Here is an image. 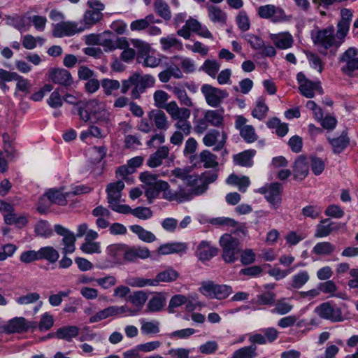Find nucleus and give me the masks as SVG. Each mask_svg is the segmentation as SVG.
Returning <instances> with one entry per match:
<instances>
[{
	"instance_id": "15",
	"label": "nucleus",
	"mask_w": 358,
	"mask_h": 358,
	"mask_svg": "<svg viewBox=\"0 0 358 358\" xmlns=\"http://www.w3.org/2000/svg\"><path fill=\"white\" fill-rule=\"evenodd\" d=\"M248 120L242 115L236 117L235 128L239 131L240 136L248 143L257 140V134L252 125H248Z\"/></svg>"
},
{
	"instance_id": "14",
	"label": "nucleus",
	"mask_w": 358,
	"mask_h": 358,
	"mask_svg": "<svg viewBox=\"0 0 358 358\" xmlns=\"http://www.w3.org/2000/svg\"><path fill=\"white\" fill-rule=\"evenodd\" d=\"M83 31V28L79 27L77 22H62L54 25L52 36L57 38L71 36L76 34Z\"/></svg>"
},
{
	"instance_id": "44",
	"label": "nucleus",
	"mask_w": 358,
	"mask_h": 358,
	"mask_svg": "<svg viewBox=\"0 0 358 358\" xmlns=\"http://www.w3.org/2000/svg\"><path fill=\"white\" fill-rule=\"evenodd\" d=\"M186 249V245L181 243H166L160 245L158 248V253L160 255H169L171 253H177Z\"/></svg>"
},
{
	"instance_id": "51",
	"label": "nucleus",
	"mask_w": 358,
	"mask_h": 358,
	"mask_svg": "<svg viewBox=\"0 0 358 358\" xmlns=\"http://www.w3.org/2000/svg\"><path fill=\"white\" fill-rule=\"evenodd\" d=\"M108 317H115L124 313H128L129 315H136L138 314V310L129 308L127 306H111L106 308Z\"/></svg>"
},
{
	"instance_id": "59",
	"label": "nucleus",
	"mask_w": 358,
	"mask_h": 358,
	"mask_svg": "<svg viewBox=\"0 0 358 358\" xmlns=\"http://www.w3.org/2000/svg\"><path fill=\"white\" fill-rule=\"evenodd\" d=\"M350 25V24H349L346 22H338L337 31L335 34V38H336V43L338 44H341L344 42V39L346 37V36L349 31Z\"/></svg>"
},
{
	"instance_id": "11",
	"label": "nucleus",
	"mask_w": 358,
	"mask_h": 358,
	"mask_svg": "<svg viewBox=\"0 0 358 358\" xmlns=\"http://www.w3.org/2000/svg\"><path fill=\"white\" fill-rule=\"evenodd\" d=\"M257 13L261 18L271 19L273 22H282L287 20L284 10L271 4L259 6L257 9Z\"/></svg>"
},
{
	"instance_id": "9",
	"label": "nucleus",
	"mask_w": 358,
	"mask_h": 358,
	"mask_svg": "<svg viewBox=\"0 0 358 358\" xmlns=\"http://www.w3.org/2000/svg\"><path fill=\"white\" fill-rule=\"evenodd\" d=\"M282 186L279 182H273L261 187L258 192L265 195L268 203L274 208H278L281 203L280 194Z\"/></svg>"
},
{
	"instance_id": "32",
	"label": "nucleus",
	"mask_w": 358,
	"mask_h": 358,
	"mask_svg": "<svg viewBox=\"0 0 358 358\" xmlns=\"http://www.w3.org/2000/svg\"><path fill=\"white\" fill-rule=\"evenodd\" d=\"M308 173V165L306 158L302 155L297 157L294 162L293 174L296 180L304 179Z\"/></svg>"
},
{
	"instance_id": "60",
	"label": "nucleus",
	"mask_w": 358,
	"mask_h": 358,
	"mask_svg": "<svg viewBox=\"0 0 358 358\" xmlns=\"http://www.w3.org/2000/svg\"><path fill=\"white\" fill-rule=\"evenodd\" d=\"M141 330L145 334H157L159 332V322L158 321L146 322L143 320Z\"/></svg>"
},
{
	"instance_id": "13",
	"label": "nucleus",
	"mask_w": 358,
	"mask_h": 358,
	"mask_svg": "<svg viewBox=\"0 0 358 358\" xmlns=\"http://www.w3.org/2000/svg\"><path fill=\"white\" fill-rule=\"evenodd\" d=\"M335 29L329 26L322 29H315L311 31V37L315 45H336Z\"/></svg>"
},
{
	"instance_id": "7",
	"label": "nucleus",
	"mask_w": 358,
	"mask_h": 358,
	"mask_svg": "<svg viewBox=\"0 0 358 358\" xmlns=\"http://www.w3.org/2000/svg\"><path fill=\"white\" fill-rule=\"evenodd\" d=\"M124 187L122 181L111 182L107 185L106 192L108 194V202L110 208L116 212L120 213V208L127 205L120 204L122 197V191Z\"/></svg>"
},
{
	"instance_id": "3",
	"label": "nucleus",
	"mask_w": 358,
	"mask_h": 358,
	"mask_svg": "<svg viewBox=\"0 0 358 358\" xmlns=\"http://www.w3.org/2000/svg\"><path fill=\"white\" fill-rule=\"evenodd\" d=\"M205 192V187H187L185 185H179L177 190L170 189L164 192L163 196L169 201H176L183 203L189 201L194 196H199Z\"/></svg>"
},
{
	"instance_id": "6",
	"label": "nucleus",
	"mask_w": 358,
	"mask_h": 358,
	"mask_svg": "<svg viewBox=\"0 0 358 358\" xmlns=\"http://www.w3.org/2000/svg\"><path fill=\"white\" fill-rule=\"evenodd\" d=\"M200 291L203 295L218 300L227 298L233 292L231 286L217 285L212 281L203 282Z\"/></svg>"
},
{
	"instance_id": "42",
	"label": "nucleus",
	"mask_w": 358,
	"mask_h": 358,
	"mask_svg": "<svg viewBox=\"0 0 358 358\" xmlns=\"http://www.w3.org/2000/svg\"><path fill=\"white\" fill-rule=\"evenodd\" d=\"M4 222L6 224L11 225L14 224L18 228H22L24 227L27 222V217L22 215H19L15 213L14 210L8 214H5L3 215Z\"/></svg>"
},
{
	"instance_id": "20",
	"label": "nucleus",
	"mask_w": 358,
	"mask_h": 358,
	"mask_svg": "<svg viewBox=\"0 0 358 358\" xmlns=\"http://www.w3.org/2000/svg\"><path fill=\"white\" fill-rule=\"evenodd\" d=\"M36 322H27L24 317H15L3 326V329L8 334L20 333L27 331L29 328H35Z\"/></svg>"
},
{
	"instance_id": "61",
	"label": "nucleus",
	"mask_w": 358,
	"mask_h": 358,
	"mask_svg": "<svg viewBox=\"0 0 358 358\" xmlns=\"http://www.w3.org/2000/svg\"><path fill=\"white\" fill-rule=\"evenodd\" d=\"M35 233L37 236L47 238L52 235V230L48 222L45 221L38 222L35 226Z\"/></svg>"
},
{
	"instance_id": "30",
	"label": "nucleus",
	"mask_w": 358,
	"mask_h": 358,
	"mask_svg": "<svg viewBox=\"0 0 358 358\" xmlns=\"http://www.w3.org/2000/svg\"><path fill=\"white\" fill-rule=\"evenodd\" d=\"M149 120L159 130H166L169 128L168 118L164 111L153 110L148 113Z\"/></svg>"
},
{
	"instance_id": "56",
	"label": "nucleus",
	"mask_w": 358,
	"mask_h": 358,
	"mask_svg": "<svg viewBox=\"0 0 358 358\" xmlns=\"http://www.w3.org/2000/svg\"><path fill=\"white\" fill-rule=\"evenodd\" d=\"M335 250V247L329 242H321L317 243L313 252L319 255H329Z\"/></svg>"
},
{
	"instance_id": "58",
	"label": "nucleus",
	"mask_w": 358,
	"mask_h": 358,
	"mask_svg": "<svg viewBox=\"0 0 358 358\" xmlns=\"http://www.w3.org/2000/svg\"><path fill=\"white\" fill-rule=\"evenodd\" d=\"M80 249L85 254H100L101 244L99 242L85 241Z\"/></svg>"
},
{
	"instance_id": "17",
	"label": "nucleus",
	"mask_w": 358,
	"mask_h": 358,
	"mask_svg": "<svg viewBox=\"0 0 358 358\" xmlns=\"http://www.w3.org/2000/svg\"><path fill=\"white\" fill-rule=\"evenodd\" d=\"M129 42L133 45H148L138 39L129 41L126 37H117L110 31L99 34V45H114V43H115V45H129Z\"/></svg>"
},
{
	"instance_id": "21",
	"label": "nucleus",
	"mask_w": 358,
	"mask_h": 358,
	"mask_svg": "<svg viewBox=\"0 0 358 358\" xmlns=\"http://www.w3.org/2000/svg\"><path fill=\"white\" fill-rule=\"evenodd\" d=\"M140 49L137 53V60L139 63H143L145 66L156 67L161 62L159 58L156 57L154 51L150 46H139Z\"/></svg>"
},
{
	"instance_id": "63",
	"label": "nucleus",
	"mask_w": 358,
	"mask_h": 358,
	"mask_svg": "<svg viewBox=\"0 0 358 358\" xmlns=\"http://www.w3.org/2000/svg\"><path fill=\"white\" fill-rule=\"evenodd\" d=\"M220 64L214 60H206L203 63V71L212 78H215L220 70Z\"/></svg>"
},
{
	"instance_id": "31",
	"label": "nucleus",
	"mask_w": 358,
	"mask_h": 358,
	"mask_svg": "<svg viewBox=\"0 0 358 358\" xmlns=\"http://www.w3.org/2000/svg\"><path fill=\"white\" fill-rule=\"evenodd\" d=\"M328 141L332 146L334 152L336 154L342 152L350 143V138L345 130L342 132L340 136L332 138H329Z\"/></svg>"
},
{
	"instance_id": "19",
	"label": "nucleus",
	"mask_w": 358,
	"mask_h": 358,
	"mask_svg": "<svg viewBox=\"0 0 358 358\" xmlns=\"http://www.w3.org/2000/svg\"><path fill=\"white\" fill-rule=\"evenodd\" d=\"M134 76H136L135 87L131 91V96L136 99L140 97L141 94L143 93L146 88L152 87L154 85L155 80L150 75L141 76L135 73Z\"/></svg>"
},
{
	"instance_id": "43",
	"label": "nucleus",
	"mask_w": 358,
	"mask_h": 358,
	"mask_svg": "<svg viewBox=\"0 0 358 358\" xmlns=\"http://www.w3.org/2000/svg\"><path fill=\"white\" fill-rule=\"evenodd\" d=\"M179 277V273L173 268H169L164 271L159 273L156 278L154 279L155 285H157L160 282H169L172 281H175Z\"/></svg>"
},
{
	"instance_id": "4",
	"label": "nucleus",
	"mask_w": 358,
	"mask_h": 358,
	"mask_svg": "<svg viewBox=\"0 0 358 358\" xmlns=\"http://www.w3.org/2000/svg\"><path fill=\"white\" fill-rule=\"evenodd\" d=\"M315 313L320 318L331 322H341L345 320L341 308L331 301L324 302L317 306Z\"/></svg>"
},
{
	"instance_id": "22",
	"label": "nucleus",
	"mask_w": 358,
	"mask_h": 358,
	"mask_svg": "<svg viewBox=\"0 0 358 358\" xmlns=\"http://www.w3.org/2000/svg\"><path fill=\"white\" fill-rule=\"evenodd\" d=\"M150 255L151 252L147 247L127 246L124 252V259L127 262H134L137 261L138 259H148Z\"/></svg>"
},
{
	"instance_id": "38",
	"label": "nucleus",
	"mask_w": 358,
	"mask_h": 358,
	"mask_svg": "<svg viewBox=\"0 0 358 358\" xmlns=\"http://www.w3.org/2000/svg\"><path fill=\"white\" fill-rule=\"evenodd\" d=\"M255 155L254 150H248L234 156V162L236 164L249 167L252 165V157Z\"/></svg>"
},
{
	"instance_id": "23",
	"label": "nucleus",
	"mask_w": 358,
	"mask_h": 358,
	"mask_svg": "<svg viewBox=\"0 0 358 358\" xmlns=\"http://www.w3.org/2000/svg\"><path fill=\"white\" fill-rule=\"evenodd\" d=\"M218 253V249L211 246L210 243L206 241H202L197 246L196 255L199 260L209 261Z\"/></svg>"
},
{
	"instance_id": "50",
	"label": "nucleus",
	"mask_w": 358,
	"mask_h": 358,
	"mask_svg": "<svg viewBox=\"0 0 358 358\" xmlns=\"http://www.w3.org/2000/svg\"><path fill=\"white\" fill-rule=\"evenodd\" d=\"M257 356L256 345L243 347L236 350L231 358H255Z\"/></svg>"
},
{
	"instance_id": "28",
	"label": "nucleus",
	"mask_w": 358,
	"mask_h": 358,
	"mask_svg": "<svg viewBox=\"0 0 358 358\" xmlns=\"http://www.w3.org/2000/svg\"><path fill=\"white\" fill-rule=\"evenodd\" d=\"M169 155V149L167 146H161L158 150L151 154L147 160V165L150 168H156L161 166L163 160Z\"/></svg>"
},
{
	"instance_id": "2",
	"label": "nucleus",
	"mask_w": 358,
	"mask_h": 358,
	"mask_svg": "<svg viewBox=\"0 0 358 358\" xmlns=\"http://www.w3.org/2000/svg\"><path fill=\"white\" fill-rule=\"evenodd\" d=\"M222 248V258L224 262L231 264L238 259L241 252V242L238 238L229 234H223L219 241Z\"/></svg>"
},
{
	"instance_id": "27",
	"label": "nucleus",
	"mask_w": 358,
	"mask_h": 358,
	"mask_svg": "<svg viewBox=\"0 0 358 358\" xmlns=\"http://www.w3.org/2000/svg\"><path fill=\"white\" fill-rule=\"evenodd\" d=\"M103 17V13L99 10H87L84 13L83 20L78 22L83 31L99 22Z\"/></svg>"
},
{
	"instance_id": "36",
	"label": "nucleus",
	"mask_w": 358,
	"mask_h": 358,
	"mask_svg": "<svg viewBox=\"0 0 358 358\" xmlns=\"http://www.w3.org/2000/svg\"><path fill=\"white\" fill-rule=\"evenodd\" d=\"M223 111V109L206 111L204 115L206 121L213 127H219L222 126L224 122Z\"/></svg>"
},
{
	"instance_id": "10",
	"label": "nucleus",
	"mask_w": 358,
	"mask_h": 358,
	"mask_svg": "<svg viewBox=\"0 0 358 358\" xmlns=\"http://www.w3.org/2000/svg\"><path fill=\"white\" fill-rule=\"evenodd\" d=\"M201 91L204 95L207 103L212 107H217L222 99L228 96V93L226 91L208 84L203 85Z\"/></svg>"
},
{
	"instance_id": "40",
	"label": "nucleus",
	"mask_w": 358,
	"mask_h": 358,
	"mask_svg": "<svg viewBox=\"0 0 358 358\" xmlns=\"http://www.w3.org/2000/svg\"><path fill=\"white\" fill-rule=\"evenodd\" d=\"M38 256L40 259L47 260L53 264L57 262L59 254V252L52 246H45L38 250Z\"/></svg>"
},
{
	"instance_id": "62",
	"label": "nucleus",
	"mask_w": 358,
	"mask_h": 358,
	"mask_svg": "<svg viewBox=\"0 0 358 358\" xmlns=\"http://www.w3.org/2000/svg\"><path fill=\"white\" fill-rule=\"evenodd\" d=\"M236 22L238 28L243 31H246L250 27V22L248 15L244 10L240 11L236 17Z\"/></svg>"
},
{
	"instance_id": "52",
	"label": "nucleus",
	"mask_w": 358,
	"mask_h": 358,
	"mask_svg": "<svg viewBox=\"0 0 358 358\" xmlns=\"http://www.w3.org/2000/svg\"><path fill=\"white\" fill-rule=\"evenodd\" d=\"M6 24L14 27L19 31L24 30L27 24V18L25 16H6Z\"/></svg>"
},
{
	"instance_id": "5",
	"label": "nucleus",
	"mask_w": 358,
	"mask_h": 358,
	"mask_svg": "<svg viewBox=\"0 0 358 358\" xmlns=\"http://www.w3.org/2000/svg\"><path fill=\"white\" fill-rule=\"evenodd\" d=\"M172 120H176L175 127L177 131H181L185 136H188L191 133L192 126L188 120L191 115V110L186 107L175 108L170 111Z\"/></svg>"
},
{
	"instance_id": "1",
	"label": "nucleus",
	"mask_w": 358,
	"mask_h": 358,
	"mask_svg": "<svg viewBox=\"0 0 358 358\" xmlns=\"http://www.w3.org/2000/svg\"><path fill=\"white\" fill-rule=\"evenodd\" d=\"M76 111L80 119L85 122L90 120L91 115L99 122H108L110 114L106 109L103 102L97 99H91L85 102H80L78 104Z\"/></svg>"
},
{
	"instance_id": "29",
	"label": "nucleus",
	"mask_w": 358,
	"mask_h": 358,
	"mask_svg": "<svg viewBox=\"0 0 358 358\" xmlns=\"http://www.w3.org/2000/svg\"><path fill=\"white\" fill-rule=\"evenodd\" d=\"M208 15L210 20L220 26L226 24L227 15L220 7L214 5H207Z\"/></svg>"
},
{
	"instance_id": "53",
	"label": "nucleus",
	"mask_w": 358,
	"mask_h": 358,
	"mask_svg": "<svg viewBox=\"0 0 358 358\" xmlns=\"http://www.w3.org/2000/svg\"><path fill=\"white\" fill-rule=\"evenodd\" d=\"M147 299L148 296L143 291L134 292L129 296V301L137 308L136 310L138 312L143 308Z\"/></svg>"
},
{
	"instance_id": "48",
	"label": "nucleus",
	"mask_w": 358,
	"mask_h": 358,
	"mask_svg": "<svg viewBox=\"0 0 358 358\" xmlns=\"http://www.w3.org/2000/svg\"><path fill=\"white\" fill-rule=\"evenodd\" d=\"M166 303V299L162 296H155L150 299L147 304L146 311L155 313L161 311Z\"/></svg>"
},
{
	"instance_id": "54",
	"label": "nucleus",
	"mask_w": 358,
	"mask_h": 358,
	"mask_svg": "<svg viewBox=\"0 0 358 358\" xmlns=\"http://www.w3.org/2000/svg\"><path fill=\"white\" fill-rule=\"evenodd\" d=\"M309 274L307 271H301L293 275L290 285L294 289H299L309 280Z\"/></svg>"
},
{
	"instance_id": "8",
	"label": "nucleus",
	"mask_w": 358,
	"mask_h": 358,
	"mask_svg": "<svg viewBox=\"0 0 358 358\" xmlns=\"http://www.w3.org/2000/svg\"><path fill=\"white\" fill-rule=\"evenodd\" d=\"M55 231L62 237V253L71 254L76 250V236L73 232L60 224H55Z\"/></svg>"
},
{
	"instance_id": "12",
	"label": "nucleus",
	"mask_w": 358,
	"mask_h": 358,
	"mask_svg": "<svg viewBox=\"0 0 358 358\" xmlns=\"http://www.w3.org/2000/svg\"><path fill=\"white\" fill-rule=\"evenodd\" d=\"M296 78L300 84L299 90L301 94L306 98H313L315 96V92H317L319 94L323 93L320 83L312 82L308 80L303 73H299Z\"/></svg>"
},
{
	"instance_id": "55",
	"label": "nucleus",
	"mask_w": 358,
	"mask_h": 358,
	"mask_svg": "<svg viewBox=\"0 0 358 358\" xmlns=\"http://www.w3.org/2000/svg\"><path fill=\"white\" fill-rule=\"evenodd\" d=\"M173 92L177 96L181 105L186 107H192L194 106L192 99L188 96L186 91L182 87H174Z\"/></svg>"
},
{
	"instance_id": "45",
	"label": "nucleus",
	"mask_w": 358,
	"mask_h": 358,
	"mask_svg": "<svg viewBox=\"0 0 358 358\" xmlns=\"http://www.w3.org/2000/svg\"><path fill=\"white\" fill-rule=\"evenodd\" d=\"M188 24L192 27V31L195 32L199 36L206 38H213V35L208 28L203 26L197 20L190 18L188 20Z\"/></svg>"
},
{
	"instance_id": "46",
	"label": "nucleus",
	"mask_w": 358,
	"mask_h": 358,
	"mask_svg": "<svg viewBox=\"0 0 358 358\" xmlns=\"http://www.w3.org/2000/svg\"><path fill=\"white\" fill-rule=\"evenodd\" d=\"M200 162L203 164V166L206 169L215 168L218 166L217 156L209 150H203L199 154Z\"/></svg>"
},
{
	"instance_id": "57",
	"label": "nucleus",
	"mask_w": 358,
	"mask_h": 358,
	"mask_svg": "<svg viewBox=\"0 0 358 358\" xmlns=\"http://www.w3.org/2000/svg\"><path fill=\"white\" fill-rule=\"evenodd\" d=\"M268 110V106L264 103L262 99H259L256 106L252 111V115L259 120H263Z\"/></svg>"
},
{
	"instance_id": "47",
	"label": "nucleus",
	"mask_w": 358,
	"mask_h": 358,
	"mask_svg": "<svg viewBox=\"0 0 358 358\" xmlns=\"http://www.w3.org/2000/svg\"><path fill=\"white\" fill-rule=\"evenodd\" d=\"M155 10L164 20H170L171 18V12L169 5L162 0H155L153 3Z\"/></svg>"
},
{
	"instance_id": "33",
	"label": "nucleus",
	"mask_w": 358,
	"mask_h": 358,
	"mask_svg": "<svg viewBox=\"0 0 358 358\" xmlns=\"http://www.w3.org/2000/svg\"><path fill=\"white\" fill-rule=\"evenodd\" d=\"M79 334V328L76 326H64L59 328L55 333L58 339L71 342L73 338Z\"/></svg>"
},
{
	"instance_id": "24",
	"label": "nucleus",
	"mask_w": 358,
	"mask_h": 358,
	"mask_svg": "<svg viewBox=\"0 0 358 358\" xmlns=\"http://www.w3.org/2000/svg\"><path fill=\"white\" fill-rule=\"evenodd\" d=\"M168 94L163 90H157L154 94V100L155 106L159 108H163L170 115V111L173 108H179L177 103L174 101L166 103L168 100Z\"/></svg>"
},
{
	"instance_id": "37",
	"label": "nucleus",
	"mask_w": 358,
	"mask_h": 358,
	"mask_svg": "<svg viewBox=\"0 0 358 358\" xmlns=\"http://www.w3.org/2000/svg\"><path fill=\"white\" fill-rule=\"evenodd\" d=\"M334 222L329 218L323 219L320 224L316 226L315 236L316 238H322L328 236L334 229L333 227Z\"/></svg>"
},
{
	"instance_id": "49",
	"label": "nucleus",
	"mask_w": 358,
	"mask_h": 358,
	"mask_svg": "<svg viewBox=\"0 0 358 358\" xmlns=\"http://www.w3.org/2000/svg\"><path fill=\"white\" fill-rule=\"evenodd\" d=\"M270 38L274 45H292L294 42L293 37L289 32L271 34Z\"/></svg>"
},
{
	"instance_id": "39",
	"label": "nucleus",
	"mask_w": 358,
	"mask_h": 358,
	"mask_svg": "<svg viewBox=\"0 0 358 358\" xmlns=\"http://www.w3.org/2000/svg\"><path fill=\"white\" fill-rule=\"evenodd\" d=\"M226 182L229 185H236L241 192H245L248 187L250 185L248 177L245 176L239 177L234 173L231 174L227 178Z\"/></svg>"
},
{
	"instance_id": "41",
	"label": "nucleus",
	"mask_w": 358,
	"mask_h": 358,
	"mask_svg": "<svg viewBox=\"0 0 358 358\" xmlns=\"http://www.w3.org/2000/svg\"><path fill=\"white\" fill-rule=\"evenodd\" d=\"M171 77L178 79L182 77V71L176 65H171L166 70L159 73V79L162 83H167Z\"/></svg>"
},
{
	"instance_id": "18",
	"label": "nucleus",
	"mask_w": 358,
	"mask_h": 358,
	"mask_svg": "<svg viewBox=\"0 0 358 358\" xmlns=\"http://www.w3.org/2000/svg\"><path fill=\"white\" fill-rule=\"evenodd\" d=\"M48 78L55 84L70 87L73 83V79L71 73L66 69L62 68H51L48 71Z\"/></svg>"
},
{
	"instance_id": "16",
	"label": "nucleus",
	"mask_w": 358,
	"mask_h": 358,
	"mask_svg": "<svg viewBox=\"0 0 358 358\" xmlns=\"http://www.w3.org/2000/svg\"><path fill=\"white\" fill-rule=\"evenodd\" d=\"M358 50L349 48L341 57L340 62H345V65L341 68V71L347 76H350L354 71L358 70Z\"/></svg>"
},
{
	"instance_id": "35",
	"label": "nucleus",
	"mask_w": 358,
	"mask_h": 358,
	"mask_svg": "<svg viewBox=\"0 0 358 358\" xmlns=\"http://www.w3.org/2000/svg\"><path fill=\"white\" fill-rule=\"evenodd\" d=\"M129 229L143 242L150 243L157 240L156 236L152 232L145 229L143 227L140 225H131L129 227Z\"/></svg>"
},
{
	"instance_id": "34",
	"label": "nucleus",
	"mask_w": 358,
	"mask_h": 358,
	"mask_svg": "<svg viewBox=\"0 0 358 358\" xmlns=\"http://www.w3.org/2000/svg\"><path fill=\"white\" fill-rule=\"evenodd\" d=\"M70 192L64 193L62 189H50L45 193V196L53 203L65 206L67 203L66 197L70 196Z\"/></svg>"
},
{
	"instance_id": "25",
	"label": "nucleus",
	"mask_w": 358,
	"mask_h": 358,
	"mask_svg": "<svg viewBox=\"0 0 358 358\" xmlns=\"http://www.w3.org/2000/svg\"><path fill=\"white\" fill-rule=\"evenodd\" d=\"M171 176L180 179L187 187H194L198 182V176L190 174V171L187 168H176L171 171Z\"/></svg>"
},
{
	"instance_id": "64",
	"label": "nucleus",
	"mask_w": 358,
	"mask_h": 358,
	"mask_svg": "<svg viewBox=\"0 0 358 358\" xmlns=\"http://www.w3.org/2000/svg\"><path fill=\"white\" fill-rule=\"evenodd\" d=\"M187 298L182 294H176L171 297L168 306V310L169 313H173L174 308L179 307L187 302Z\"/></svg>"
},
{
	"instance_id": "26",
	"label": "nucleus",
	"mask_w": 358,
	"mask_h": 358,
	"mask_svg": "<svg viewBox=\"0 0 358 358\" xmlns=\"http://www.w3.org/2000/svg\"><path fill=\"white\" fill-rule=\"evenodd\" d=\"M120 213L131 214L136 218L143 220L151 218L153 215L152 211L148 207L139 206L133 209L129 206L121 207Z\"/></svg>"
}]
</instances>
